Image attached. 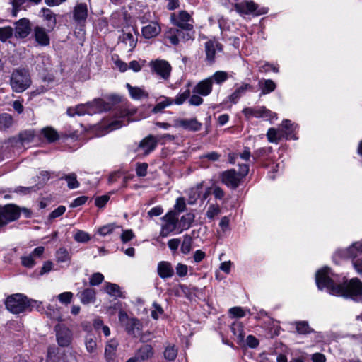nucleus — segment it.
Returning <instances> with one entry per match:
<instances>
[{
    "label": "nucleus",
    "instance_id": "obj_10",
    "mask_svg": "<svg viewBox=\"0 0 362 362\" xmlns=\"http://www.w3.org/2000/svg\"><path fill=\"white\" fill-rule=\"evenodd\" d=\"M19 215V210L15 205L8 204L0 206V227L15 221Z\"/></svg>",
    "mask_w": 362,
    "mask_h": 362
},
{
    "label": "nucleus",
    "instance_id": "obj_21",
    "mask_svg": "<svg viewBox=\"0 0 362 362\" xmlns=\"http://www.w3.org/2000/svg\"><path fill=\"white\" fill-rule=\"evenodd\" d=\"M298 128V125L291 120L285 119L282 122L280 129L287 139H297L294 132Z\"/></svg>",
    "mask_w": 362,
    "mask_h": 362
},
{
    "label": "nucleus",
    "instance_id": "obj_18",
    "mask_svg": "<svg viewBox=\"0 0 362 362\" xmlns=\"http://www.w3.org/2000/svg\"><path fill=\"white\" fill-rule=\"evenodd\" d=\"M159 139L153 136H148L144 138L139 144V149L143 152L144 155L148 154L153 151L157 145Z\"/></svg>",
    "mask_w": 362,
    "mask_h": 362
},
{
    "label": "nucleus",
    "instance_id": "obj_51",
    "mask_svg": "<svg viewBox=\"0 0 362 362\" xmlns=\"http://www.w3.org/2000/svg\"><path fill=\"white\" fill-rule=\"evenodd\" d=\"M119 226H117L115 223H110L107 225H105L103 227H100L98 232L100 235L105 236L110 233H111L115 228H119Z\"/></svg>",
    "mask_w": 362,
    "mask_h": 362
},
{
    "label": "nucleus",
    "instance_id": "obj_17",
    "mask_svg": "<svg viewBox=\"0 0 362 362\" xmlns=\"http://www.w3.org/2000/svg\"><path fill=\"white\" fill-rule=\"evenodd\" d=\"M119 341L115 338L107 341L104 356L107 362H113L115 361Z\"/></svg>",
    "mask_w": 362,
    "mask_h": 362
},
{
    "label": "nucleus",
    "instance_id": "obj_50",
    "mask_svg": "<svg viewBox=\"0 0 362 362\" xmlns=\"http://www.w3.org/2000/svg\"><path fill=\"white\" fill-rule=\"evenodd\" d=\"M192 238L189 235H185L181 245V251L184 254H188L192 248Z\"/></svg>",
    "mask_w": 362,
    "mask_h": 362
},
{
    "label": "nucleus",
    "instance_id": "obj_46",
    "mask_svg": "<svg viewBox=\"0 0 362 362\" xmlns=\"http://www.w3.org/2000/svg\"><path fill=\"white\" fill-rule=\"evenodd\" d=\"M173 103V99H171L170 98L164 97L163 100L160 101L159 103H158L156 104V105L153 107V112L155 113L159 112L165 108L166 107L172 105Z\"/></svg>",
    "mask_w": 362,
    "mask_h": 362
},
{
    "label": "nucleus",
    "instance_id": "obj_5",
    "mask_svg": "<svg viewBox=\"0 0 362 362\" xmlns=\"http://www.w3.org/2000/svg\"><path fill=\"white\" fill-rule=\"evenodd\" d=\"M234 5L235 11L240 15L260 16L267 13V8H259L253 1H241L242 0H228Z\"/></svg>",
    "mask_w": 362,
    "mask_h": 362
},
{
    "label": "nucleus",
    "instance_id": "obj_32",
    "mask_svg": "<svg viewBox=\"0 0 362 362\" xmlns=\"http://www.w3.org/2000/svg\"><path fill=\"white\" fill-rule=\"evenodd\" d=\"M259 86L261 89V94L266 95L274 91L276 88V83L271 79H261L259 81Z\"/></svg>",
    "mask_w": 362,
    "mask_h": 362
},
{
    "label": "nucleus",
    "instance_id": "obj_9",
    "mask_svg": "<svg viewBox=\"0 0 362 362\" xmlns=\"http://www.w3.org/2000/svg\"><path fill=\"white\" fill-rule=\"evenodd\" d=\"M170 21L175 25L184 30H191L193 28V20L189 13L185 11L172 13Z\"/></svg>",
    "mask_w": 362,
    "mask_h": 362
},
{
    "label": "nucleus",
    "instance_id": "obj_23",
    "mask_svg": "<svg viewBox=\"0 0 362 362\" xmlns=\"http://www.w3.org/2000/svg\"><path fill=\"white\" fill-rule=\"evenodd\" d=\"M35 41L41 46L49 44V37L46 30L40 26H36L33 30Z\"/></svg>",
    "mask_w": 362,
    "mask_h": 362
},
{
    "label": "nucleus",
    "instance_id": "obj_13",
    "mask_svg": "<svg viewBox=\"0 0 362 362\" xmlns=\"http://www.w3.org/2000/svg\"><path fill=\"white\" fill-rule=\"evenodd\" d=\"M152 70L162 78L167 79L170 76L171 66L167 61L156 59L149 64Z\"/></svg>",
    "mask_w": 362,
    "mask_h": 362
},
{
    "label": "nucleus",
    "instance_id": "obj_41",
    "mask_svg": "<svg viewBox=\"0 0 362 362\" xmlns=\"http://www.w3.org/2000/svg\"><path fill=\"white\" fill-rule=\"evenodd\" d=\"M250 86L248 84H244L238 88L230 96V100L235 103L245 93V91L250 88Z\"/></svg>",
    "mask_w": 362,
    "mask_h": 362
},
{
    "label": "nucleus",
    "instance_id": "obj_48",
    "mask_svg": "<svg viewBox=\"0 0 362 362\" xmlns=\"http://www.w3.org/2000/svg\"><path fill=\"white\" fill-rule=\"evenodd\" d=\"M85 346L88 352H95L97 348L95 339L92 336H87L85 339Z\"/></svg>",
    "mask_w": 362,
    "mask_h": 362
},
{
    "label": "nucleus",
    "instance_id": "obj_11",
    "mask_svg": "<svg viewBox=\"0 0 362 362\" xmlns=\"http://www.w3.org/2000/svg\"><path fill=\"white\" fill-rule=\"evenodd\" d=\"M178 217L175 212L170 211L163 217V224L160 233V236L167 237L177 227Z\"/></svg>",
    "mask_w": 362,
    "mask_h": 362
},
{
    "label": "nucleus",
    "instance_id": "obj_59",
    "mask_svg": "<svg viewBox=\"0 0 362 362\" xmlns=\"http://www.w3.org/2000/svg\"><path fill=\"white\" fill-rule=\"evenodd\" d=\"M57 258L58 262H65L69 259L68 251L64 248H60L57 252Z\"/></svg>",
    "mask_w": 362,
    "mask_h": 362
},
{
    "label": "nucleus",
    "instance_id": "obj_63",
    "mask_svg": "<svg viewBox=\"0 0 362 362\" xmlns=\"http://www.w3.org/2000/svg\"><path fill=\"white\" fill-rule=\"evenodd\" d=\"M145 61L133 60L129 63V68L135 72L139 71L144 65Z\"/></svg>",
    "mask_w": 362,
    "mask_h": 362
},
{
    "label": "nucleus",
    "instance_id": "obj_30",
    "mask_svg": "<svg viewBox=\"0 0 362 362\" xmlns=\"http://www.w3.org/2000/svg\"><path fill=\"white\" fill-rule=\"evenodd\" d=\"M181 34H182V30L170 28L165 33V37L168 39L172 45H177L180 42Z\"/></svg>",
    "mask_w": 362,
    "mask_h": 362
},
{
    "label": "nucleus",
    "instance_id": "obj_58",
    "mask_svg": "<svg viewBox=\"0 0 362 362\" xmlns=\"http://www.w3.org/2000/svg\"><path fill=\"white\" fill-rule=\"evenodd\" d=\"M103 275L101 273L97 272L91 275L89 282L92 286H98L103 282Z\"/></svg>",
    "mask_w": 362,
    "mask_h": 362
},
{
    "label": "nucleus",
    "instance_id": "obj_12",
    "mask_svg": "<svg viewBox=\"0 0 362 362\" xmlns=\"http://www.w3.org/2000/svg\"><path fill=\"white\" fill-rule=\"evenodd\" d=\"M243 113L247 118H251L252 117L264 118L265 119L276 118V115L264 107H247L243 109Z\"/></svg>",
    "mask_w": 362,
    "mask_h": 362
},
{
    "label": "nucleus",
    "instance_id": "obj_40",
    "mask_svg": "<svg viewBox=\"0 0 362 362\" xmlns=\"http://www.w3.org/2000/svg\"><path fill=\"white\" fill-rule=\"evenodd\" d=\"M94 329L98 331L101 329L103 334L105 337H108L110 335V328L103 324V320L100 318H96L94 320L93 323Z\"/></svg>",
    "mask_w": 362,
    "mask_h": 362
},
{
    "label": "nucleus",
    "instance_id": "obj_39",
    "mask_svg": "<svg viewBox=\"0 0 362 362\" xmlns=\"http://www.w3.org/2000/svg\"><path fill=\"white\" fill-rule=\"evenodd\" d=\"M209 78H211L212 83L214 82L216 84H221L228 79V76L226 71H218Z\"/></svg>",
    "mask_w": 362,
    "mask_h": 362
},
{
    "label": "nucleus",
    "instance_id": "obj_4",
    "mask_svg": "<svg viewBox=\"0 0 362 362\" xmlns=\"http://www.w3.org/2000/svg\"><path fill=\"white\" fill-rule=\"evenodd\" d=\"M238 165L240 166L238 173H236L235 170H228L224 171L221 175L222 182L230 189H236L239 186L243 177L246 176L249 171L247 165Z\"/></svg>",
    "mask_w": 362,
    "mask_h": 362
},
{
    "label": "nucleus",
    "instance_id": "obj_19",
    "mask_svg": "<svg viewBox=\"0 0 362 362\" xmlns=\"http://www.w3.org/2000/svg\"><path fill=\"white\" fill-rule=\"evenodd\" d=\"M73 15L74 20L78 23H83L88 16V6L85 3H77L74 8Z\"/></svg>",
    "mask_w": 362,
    "mask_h": 362
},
{
    "label": "nucleus",
    "instance_id": "obj_55",
    "mask_svg": "<svg viewBox=\"0 0 362 362\" xmlns=\"http://www.w3.org/2000/svg\"><path fill=\"white\" fill-rule=\"evenodd\" d=\"M221 211V209L218 205L217 204H211L209 206L207 211H206V216L212 219L216 216H217Z\"/></svg>",
    "mask_w": 362,
    "mask_h": 362
},
{
    "label": "nucleus",
    "instance_id": "obj_42",
    "mask_svg": "<svg viewBox=\"0 0 362 362\" xmlns=\"http://www.w3.org/2000/svg\"><path fill=\"white\" fill-rule=\"evenodd\" d=\"M231 330L234 335L237 337L239 341H242L245 334L243 332V326L240 322H234L231 326Z\"/></svg>",
    "mask_w": 362,
    "mask_h": 362
},
{
    "label": "nucleus",
    "instance_id": "obj_45",
    "mask_svg": "<svg viewBox=\"0 0 362 362\" xmlns=\"http://www.w3.org/2000/svg\"><path fill=\"white\" fill-rule=\"evenodd\" d=\"M63 178L67 182V185L69 189H76L79 187V182L77 181L76 175L75 173L66 175Z\"/></svg>",
    "mask_w": 362,
    "mask_h": 362
},
{
    "label": "nucleus",
    "instance_id": "obj_29",
    "mask_svg": "<svg viewBox=\"0 0 362 362\" xmlns=\"http://www.w3.org/2000/svg\"><path fill=\"white\" fill-rule=\"evenodd\" d=\"M124 327L129 334L136 336L139 333L141 329V324L139 320L136 318H130V320L125 324Z\"/></svg>",
    "mask_w": 362,
    "mask_h": 362
},
{
    "label": "nucleus",
    "instance_id": "obj_56",
    "mask_svg": "<svg viewBox=\"0 0 362 362\" xmlns=\"http://www.w3.org/2000/svg\"><path fill=\"white\" fill-rule=\"evenodd\" d=\"M259 71L262 73H267L270 70L273 71L275 73L279 72V68L273 64H270L267 62H264L262 64H259Z\"/></svg>",
    "mask_w": 362,
    "mask_h": 362
},
{
    "label": "nucleus",
    "instance_id": "obj_33",
    "mask_svg": "<svg viewBox=\"0 0 362 362\" xmlns=\"http://www.w3.org/2000/svg\"><path fill=\"white\" fill-rule=\"evenodd\" d=\"M267 137L270 143L278 144V142L284 137L281 129H276L274 128H269L267 133Z\"/></svg>",
    "mask_w": 362,
    "mask_h": 362
},
{
    "label": "nucleus",
    "instance_id": "obj_38",
    "mask_svg": "<svg viewBox=\"0 0 362 362\" xmlns=\"http://www.w3.org/2000/svg\"><path fill=\"white\" fill-rule=\"evenodd\" d=\"M42 134L49 142H53L58 139L57 132L51 127H45L42 129Z\"/></svg>",
    "mask_w": 362,
    "mask_h": 362
},
{
    "label": "nucleus",
    "instance_id": "obj_62",
    "mask_svg": "<svg viewBox=\"0 0 362 362\" xmlns=\"http://www.w3.org/2000/svg\"><path fill=\"white\" fill-rule=\"evenodd\" d=\"M148 165L147 163H139L136 168V175L139 177H144L147 173Z\"/></svg>",
    "mask_w": 362,
    "mask_h": 362
},
{
    "label": "nucleus",
    "instance_id": "obj_36",
    "mask_svg": "<svg viewBox=\"0 0 362 362\" xmlns=\"http://www.w3.org/2000/svg\"><path fill=\"white\" fill-rule=\"evenodd\" d=\"M13 123V117L10 114H0V130H5L12 126Z\"/></svg>",
    "mask_w": 362,
    "mask_h": 362
},
{
    "label": "nucleus",
    "instance_id": "obj_3",
    "mask_svg": "<svg viewBox=\"0 0 362 362\" xmlns=\"http://www.w3.org/2000/svg\"><path fill=\"white\" fill-rule=\"evenodd\" d=\"M31 78L28 71L25 69H16L10 78V85L13 91L23 93L31 85Z\"/></svg>",
    "mask_w": 362,
    "mask_h": 362
},
{
    "label": "nucleus",
    "instance_id": "obj_53",
    "mask_svg": "<svg viewBox=\"0 0 362 362\" xmlns=\"http://www.w3.org/2000/svg\"><path fill=\"white\" fill-rule=\"evenodd\" d=\"M74 294L71 292L66 291L62 293L57 296L59 301L62 304H69L73 298Z\"/></svg>",
    "mask_w": 362,
    "mask_h": 362
},
{
    "label": "nucleus",
    "instance_id": "obj_26",
    "mask_svg": "<svg viewBox=\"0 0 362 362\" xmlns=\"http://www.w3.org/2000/svg\"><path fill=\"white\" fill-rule=\"evenodd\" d=\"M126 87L129 90L131 98L134 100H142L148 97V93L144 88L136 86H132L127 83Z\"/></svg>",
    "mask_w": 362,
    "mask_h": 362
},
{
    "label": "nucleus",
    "instance_id": "obj_2",
    "mask_svg": "<svg viewBox=\"0 0 362 362\" xmlns=\"http://www.w3.org/2000/svg\"><path fill=\"white\" fill-rule=\"evenodd\" d=\"M336 253L341 258L351 259L354 269L362 274V240L354 242L346 248L339 249Z\"/></svg>",
    "mask_w": 362,
    "mask_h": 362
},
{
    "label": "nucleus",
    "instance_id": "obj_27",
    "mask_svg": "<svg viewBox=\"0 0 362 362\" xmlns=\"http://www.w3.org/2000/svg\"><path fill=\"white\" fill-rule=\"evenodd\" d=\"M40 16L47 22L48 28L53 29L56 25L57 21L55 15L50 9L43 8L40 12Z\"/></svg>",
    "mask_w": 362,
    "mask_h": 362
},
{
    "label": "nucleus",
    "instance_id": "obj_34",
    "mask_svg": "<svg viewBox=\"0 0 362 362\" xmlns=\"http://www.w3.org/2000/svg\"><path fill=\"white\" fill-rule=\"evenodd\" d=\"M203 183H199L195 187L191 188L189 190V203L190 204H194L196 200L200 197L202 190Z\"/></svg>",
    "mask_w": 362,
    "mask_h": 362
},
{
    "label": "nucleus",
    "instance_id": "obj_64",
    "mask_svg": "<svg viewBox=\"0 0 362 362\" xmlns=\"http://www.w3.org/2000/svg\"><path fill=\"white\" fill-rule=\"evenodd\" d=\"M202 103H203L202 98L200 95H199L197 93L192 95L189 98V103L191 105L198 106V105H200L201 104H202Z\"/></svg>",
    "mask_w": 362,
    "mask_h": 362
},
{
    "label": "nucleus",
    "instance_id": "obj_43",
    "mask_svg": "<svg viewBox=\"0 0 362 362\" xmlns=\"http://www.w3.org/2000/svg\"><path fill=\"white\" fill-rule=\"evenodd\" d=\"M105 291L107 293L112 296H120L121 291L120 288L118 285L112 283H106L105 286Z\"/></svg>",
    "mask_w": 362,
    "mask_h": 362
},
{
    "label": "nucleus",
    "instance_id": "obj_15",
    "mask_svg": "<svg viewBox=\"0 0 362 362\" xmlns=\"http://www.w3.org/2000/svg\"><path fill=\"white\" fill-rule=\"evenodd\" d=\"M161 32L160 24L155 21L149 22L141 28V34L145 39H151L158 36Z\"/></svg>",
    "mask_w": 362,
    "mask_h": 362
},
{
    "label": "nucleus",
    "instance_id": "obj_28",
    "mask_svg": "<svg viewBox=\"0 0 362 362\" xmlns=\"http://www.w3.org/2000/svg\"><path fill=\"white\" fill-rule=\"evenodd\" d=\"M220 49L219 44L216 40H209L205 43L206 55L209 61L214 59L216 50Z\"/></svg>",
    "mask_w": 362,
    "mask_h": 362
},
{
    "label": "nucleus",
    "instance_id": "obj_54",
    "mask_svg": "<svg viewBox=\"0 0 362 362\" xmlns=\"http://www.w3.org/2000/svg\"><path fill=\"white\" fill-rule=\"evenodd\" d=\"M296 327L297 332L302 334H305L311 332V329L308 322L305 321L296 322Z\"/></svg>",
    "mask_w": 362,
    "mask_h": 362
},
{
    "label": "nucleus",
    "instance_id": "obj_60",
    "mask_svg": "<svg viewBox=\"0 0 362 362\" xmlns=\"http://www.w3.org/2000/svg\"><path fill=\"white\" fill-rule=\"evenodd\" d=\"M134 238V233L131 229L122 230L121 234V240L123 243H127Z\"/></svg>",
    "mask_w": 362,
    "mask_h": 362
},
{
    "label": "nucleus",
    "instance_id": "obj_7",
    "mask_svg": "<svg viewBox=\"0 0 362 362\" xmlns=\"http://www.w3.org/2000/svg\"><path fill=\"white\" fill-rule=\"evenodd\" d=\"M102 110L103 101L98 99L86 104L78 105L75 107H69L67 110V114L71 117L75 115L82 116L86 114L93 115L102 111Z\"/></svg>",
    "mask_w": 362,
    "mask_h": 362
},
{
    "label": "nucleus",
    "instance_id": "obj_61",
    "mask_svg": "<svg viewBox=\"0 0 362 362\" xmlns=\"http://www.w3.org/2000/svg\"><path fill=\"white\" fill-rule=\"evenodd\" d=\"M229 313L235 317H243L245 315V311L240 307H233L229 310Z\"/></svg>",
    "mask_w": 362,
    "mask_h": 362
},
{
    "label": "nucleus",
    "instance_id": "obj_35",
    "mask_svg": "<svg viewBox=\"0 0 362 362\" xmlns=\"http://www.w3.org/2000/svg\"><path fill=\"white\" fill-rule=\"evenodd\" d=\"M153 354V349L150 345H144L138 351L136 357L142 361L146 360L152 357Z\"/></svg>",
    "mask_w": 362,
    "mask_h": 362
},
{
    "label": "nucleus",
    "instance_id": "obj_25",
    "mask_svg": "<svg viewBox=\"0 0 362 362\" xmlns=\"http://www.w3.org/2000/svg\"><path fill=\"white\" fill-rule=\"evenodd\" d=\"M158 274L162 279L170 278L174 274V270L170 263L162 261L158 264Z\"/></svg>",
    "mask_w": 362,
    "mask_h": 362
},
{
    "label": "nucleus",
    "instance_id": "obj_1",
    "mask_svg": "<svg viewBox=\"0 0 362 362\" xmlns=\"http://www.w3.org/2000/svg\"><path fill=\"white\" fill-rule=\"evenodd\" d=\"M316 284L319 289H326L330 294L359 300L362 298V282L353 278L348 284H341L337 276L328 267H323L316 273Z\"/></svg>",
    "mask_w": 362,
    "mask_h": 362
},
{
    "label": "nucleus",
    "instance_id": "obj_20",
    "mask_svg": "<svg viewBox=\"0 0 362 362\" xmlns=\"http://www.w3.org/2000/svg\"><path fill=\"white\" fill-rule=\"evenodd\" d=\"M212 82L211 78H206L199 81L194 88V93L202 96L209 95L212 91Z\"/></svg>",
    "mask_w": 362,
    "mask_h": 362
},
{
    "label": "nucleus",
    "instance_id": "obj_24",
    "mask_svg": "<svg viewBox=\"0 0 362 362\" xmlns=\"http://www.w3.org/2000/svg\"><path fill=\"white\" fill-rule=\"evenodd\" d=\"M175 126L192 131H197L201 128V124L195 119H177L175 122Z\"/></svg>",
    "mask_w": 362,
    "mask_h": 362
},
{
    "label": "nucleus",
    "instance_id": "obj_8",
    "mask_svg": "<svg viewBox=\"0 0 362 362\" xmlns=\"http://www.w3.org/2000/svg\"><path fill=\"white\" fill-rule=\"evenodd\" d=\"M119 41L128 52H132L137 44V32L132 26H129L122 30Z\"/></svg>",
    "mask_w": 362,
    "mask_h": 362
},
{
    "label": "nucleus",
    "instance_id": "obj_6",
    "mask_svg": "<svg viewBox=\"0 0 362 362\" xmlns=\"http://www.w3.org/2000/svg\"><path fill=\"white\" fill-rule=\"evenodd\" d=\"M6 308L13 314H19L28 309V298L21 293L9 296L5 302Z\"/></svg>",
    "mask_w": 362,
    "mask_h": 362
},
{
    "label": "nucleus",
    "instance_id": "obj_31",
    "mask_svg": "<svg viewBox=\"0 0 362 362\" xmlns=\"http://www.w3.org/2000/svg\"><path fill=\"white\" fill-rule=\"evenodd\" d=\"M129 122V118L126 116L116 117L107 127V132L119 129Z\"/></svg>",
    "mask_w": 362,
    "mask_h": 362
},
{
    "label": "nucleus",
    "instance_id": "obj_44",
    "mask_svg": "<svg viewBox=\"0 0 362 362\" xmlns=\"http://www.w3.org/2000/svg\"><path fill=\"white\" fill-rule=\"evenodd\" d=\"M13 35V30L11 26L0 28V41L6 42L10 39Z\"/></svg>",
    "mask_w": 362,
    "mask_h": 362
},
{
    "label": "nucleus",
    "instance_id": "obj_22",
    "mask_svg": "<svg viewBox=\"0 0 362 362\" xmlns=\"http://www.w3.org/2000/svg\"><path fill=\"white\" fill-rule=\"evenodd\" d=\"M80 301L83 305L94 303L96 300V292L94 288H87L78 293Z\"/></svg>",
    "mask_w": 362,
    "mask_h": 362
},
{
    "label": "nucleus",
    "instance_id": "obj_57",
    "mask_svg": "<svg viewBox=\"0 0 362 362\" xmlns=\"http://www.w3.org/2000/svg\"><path fill=\"white\" fill-rule=\"evenodd\" d=\"M21 263L24 267L31 268L35 264L34 257L31 254L23 256L21 257Z\"/></svg>",
    "mask_w": 362,
    "mask_h": 362
},
{
    "label": "nucleus",
    "instance_id": "obj_14",
    "mask_svg": "<svg viewBox=\"0 0 362 362\" xmlns=\"http://www.w3.org/2000/svg\"><path fill=\"white\" fill-rule=\"evenodd\" d=\"M57 343L61 346H67L72 339L71 329L62 325H57L55 327Z\"/></svg>",
    "mask_w": 362,
    "mask_h": 362
},
{
    "label": "nucleus",
    "instance_id": "obj_37",
    "mask_svg": "<svg viewBox=\"0 0 362 362\" xmlns=\"http://www.w3.org/2000/svg\"><path fill=\"white\" fill-rule=\"evenodd\" d=\"M194 215L191 213L182 216L180 221L181 230L179 233H181L183 230L189 228L191 226V223L194 221Z\"/></svg>",
    "mask_w": 362,
    "mask_h": 362
},
{
    "label": "nucleus",
    "instance_id": "obj_49",
    "mask_svg": "<svg viewBox=\"0 0 362 362\" xmlns=\"http://www.w3.org/2000/svg\"><path fill=\"white\" fill-rule=\"evenodd\" d=\"M177 355V349L174 346H166L164 351V356L168 361H174Z\"/></svg>",
    "mask_w": 362,
    "mask_h": 362
},
{
    "label": "nucleus",
    "instance_id": "obj_47",
    "mask_svg": "<svg viewBox=\"0 0 362 362\" xmlns=\"http://www.w3.org/2000/svg\"><path fill=\"white\" fill-rule=\"evenodd\" d=\"M74 239L78 243H87L90 240V236L86 231L76 230L74 235Z\"/></svg>",
    "mask_w": 362,
    "mask_h": 362
},
{
    "label": "nucleus",
    "instance_id": "obj_16",
    "mask_svg": "<svg viewBox=\"0 0 362 362\" xmlns=\"http://www.w3.org/2000/svg\"><path fill=\"white\" fill-rule=\"evenodd\" d=\"M30 21L26 18L20 19L15 23V36L19 38L26 37L30 33Z\"/></svg>",
    "mask_w": 362,
    "mask_h": 362
},
{
    "label": "nucleus",
    "instance_id": "obj_52",
    "mask_svg": "<svg viewBox=\"0 0 362 362\" xmlns=\"http://www.w3.org/2000/svg\"><path fill=\"white\" fill-rule=\"evenodd\" d=\"M189 95L190 90L187 88L185 91L177 94V95L173 100V103H175L176 105H182L189 97Z\"/></svg>",
    "mask_w": 362,
    "mask_h": 362
}]
</instances>
